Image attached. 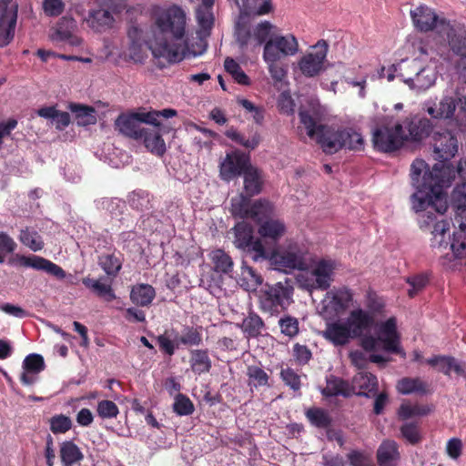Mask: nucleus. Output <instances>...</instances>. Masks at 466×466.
<instances>
[{"label": "nucleus", "instance_id": "1", "mask_svg": "<svg viewBox=\"0 0 466 466\" xmlns=\"http://www.w3.org/2000/svg\"><path fill=\"white\" fill-rule=\"evenodd\" d=\"M456 176L461 183L453 189L451 201L456 215L463 218H466V158L461 160L457 167L434 164L431 170L423 159H415L412 162V177L420 187V191L414 195L420 199L418 208H422L427 202L434 201L437 204L436 201H439V212L445 211L448 206L443 189L451 186Z\"/></svg>", "mask_w": 466, "mask_h": 466}, {"label": "nucleus", "instance_id": "2", "mask_svg": "<svg viewBox=\"0 0 466 466\" xmlns=\"http://www.w3.org/2000/svg\"><path fill=\"white\" fill-rule=\"evenodd\" d=\"M187 15L185 11L172 5L159 9L154 15L151 25L152 39L149 49L156 58L167 63H177L185 57L188 45L186 36Z\"/></svg>", "mask_w": 466, "mask_h": 466}, {"label": "nucleus", "instance_id": "3", "mask_svg": "<svg viewBox=\"0 0 466 466\" xmlns=\"http://www.w3.org/2000/svg\"><path fill=\"white\" fill-rule=\"evenodd\" d=\"M300 123L307 135L315 139L325 154L332 155L341 149L361 151L365 141L360 132L351 127L335 128L331 126L318 124L308 110L299 112Z\"/></svg>", "mask_w": 466, "mask_h": 466}, {"label": "nucleus", "instance_id": "4", "mask_svg": "<svg viewBox=\"0 0 466 466\" xmlns=\"http://www.w3.org/2000/svg\"><path fill=\"white\" fill-rule=\"evenodd\" d=\"M177 115V110L166 108L163 110H151L148 112H134L130 114H120L115 121V127L122 135L134 139L141 138L145 128L142 124H148L154 127H161L160 118L168 119Z\"/></svg>", "mask_w": 466, "mask_h": 466}, {"label": "nucleus", "instance_id": "5", "mask_svg": "<svg viewBox=\"0 0 466 466\" xmlns=\"http://www.w3.org/2000/svg\"><path fill=\"white\" fill-rule=\"evenodd\" d=\"M236 248L245 252V258L258 263L263 262L267 258L266 248L261 239L253 237V228L246 223L239 222L234 227Z\"/></svg>", "mask_w": 466, "mask_h": 466}, {"label": "nucleus", "instance_id": "6", "mask_svg": "<svg viewBox=\"0 0 466 466\" xmlns=\"http://www.w3.org/2000/svg\"><path fill=\"white\" fill-rule=\"evenodd\" d=\"M406 141L403 126L397 123L392 127L382 125L372 133L373 147L380 152L391 153L399 150Z\"/></svg>", "mask_w": 466, "mask_h": 466}, {"label": "nucleus", "instance_id": "7", "mask_svg": "<svg viewBox=\"0 0 466 466\" xmlns=\"http://www.w3.org/2000/svg\"><path fill=\"white\" fill-rule=\"evenodd\" d=\"M299 42L293 34H273L265 43L263 56L270 61L293 56L299 52Z\"/></svg>", "mask_w": 466, "mask_h": 466}, {"label": "nucleus", "instance_id": "8", "mask_svg": "<svg viewBox=\"0 0 466 466\" xmlns=\"http://www.w3.org/2000/svg\"><path fill=\"white\" fill-rule=\"evenodd\" d=\"M293 288L278 282L268 286L260 299V309L270 314L286 309L292 301Z\"/></svg>", "mask_w": 466, "mask_h": 466}, {"label": "nucleus", "instance_id": "9", "mask_svg": "<svg viewBox=\"0 0 466 466\" xmlns=\"http://www.w3.org/2000/svg\"><path fill=\"white\" fill-rule=\"evenodd\" d=\"M329 46L325 40H319L312 50L302 56L298 62L301 74L306 77H315L325 70Z\"/></svg>", "mask_w": 466, "mask_h": 466}, {"label": "nucleus", "instance_id": "10", "mask_svg": "<svg viewBox=\"0 0 466 466\" xmlns=\"http://www.w3.org/2000/svg\"><path fill=\"white\" fill-rule=\"evenodd\" d=\"M410 17L414 27L423 33L437 30L442 34V30L448 25V21L440 18L434 10L426 5H420L410 10Z\"/></svg>", "mask_w": 466, "mask_h": 466}, {"label": "nucleus", "instance_id": "11", "mask_svg": "<svg viewBox=\"0 0 466 466\" xmlns=\"http://www.w3.org/2000/svg\"><path fill=\"white\" fill-rule=\"evenodd\" d=\"M432 147L436 159L439 160L437 164L452 165L450 160L455 157L459 149V141L455 134L449 130L434 132Z\"/></svg>", "mask_w": 466, "mask_h": 466}, {"label": "nucleus", "instance_id": "12", "mask_svg": "<svg viewBox=\"0 0 466 466\" xmlns=\"http://www.w3.org/2000/svg\"><path fill=\"white\" fill-rule=\"evenodd\" d=\"M266 254L267 258L263 261H269L275 268L281 271L303 269L305 267L302 254L297 247L281 252L266 248Z\"/></svg>", "mask_w": 466, "mask_h": 466}, {"label": "nucleus", "instance_id": "13", "mask_svg": "<svg viewBox=\"0 0 466 466\" xmlns=\"http://www.w3.org/2000/svg\"><path fill=\"white\" fill-rule=\"evenodd\" d=\"M376 327H378V338L383 344L384 350L404 356L405 352L400 347V336L397 329L396 318L390 317Z\"/></svg>", "mask_w": 466, "mask_h": 466}, {"label": "nucleus", "instance_id": "14", "mask_svg": "<svg viewBox=\"0 0 466 466\" xmlns=\"http://www.w3.org/2000/svg\"><path fill=\"white\" fill-rule=\"evenodd\" d=\"M346 322L353 339L370 333L371 329L377 326L374 316L361 308L352 309Z\"/></svg>", "mask_w": 466, "mask_h": 466}, {"label": "nucleus", "instance_id": "15", "mask_svg": "<svg viewBox=\"0 0 466 466\" xmlns=\"http://www.w3.org/2000/svg\"><path fill=\"white\" fill-rule=\"evenodd\" d=\"M458 100L454 96H443L441 99H429L423 104V110L433 119L447 120L454 116Z\"/></svg>", "mask_w": 466, "mask_h": 466}, {"label": "nucleus", "instance_id": "16", "mask_svg": "<svg viewBox=\"0 0 466 466\" xmlns=\"http://www.w3.org/2000/svg\"><path fill=\"white\" fill-rule=\"evenodd\" d=\"M249 166L250 160L248 156L237 151L227 154L220 164V177L225 181H230L242 175Z\"/></svg>", "mask_w": 466, "mask_h": 466}, {"label": "nucleus", "instance_id": "17", "mask_svg": "<svg viewBox=\"0 0 466 466\" xmlns=\"http://www.w3.org/2000/svg\"><path fill=\"white\" fill-rule=\"evenodd\" d=\"M173 130V127L169 123H163L161 127H154L153 128H145L141 138L147 149L157 157H162L166 153V144L162 138V134H167Z\"/></svg>", "mask_w": 466, "mask_h": 466}, {"label": "nucleus", "instance_id": "18", "mask_svg": "<svg viewBox=\"0 0 466 466\" xmlns=\"http://www.w3.org/2000/svg\"><path fill=\"white\" fill-rule=\"evenodd\" d=\"M401 125L406 132V141H421L432 129L431 120L426 117L406 118Z\"/></svg>", "mask_w": 466, "mask_h": 466}, {"label": "nucleus", "instance_id": "19", "mask_svg": "<svg viewBox=\"0 0 466 466\" xmlns=\"http://www.w3.org/2000/svg\"><path fill=\"white\" fill-rule=\"evenodd\" d=\"M336 262L331 259L319 260L311 270L315 278L314 288L320 290H327L333 281V274L336 269Z\"/></svg>", "mask_w": 466, "mask_h": 466}, {"label": "nucleus", "instance_id": "20", "mask_svg": "<svg viewBox=\"0 0 466 466\" xmlns=\"http://www.w3.org/2000/svg\"><path fill=\"white\" fill-rule=\"evenodd\" d=\"M21 266L32 268L36 270H43L59 279L66 277L65 270L54 262L39 256H21L18 258Z\"/></svg>", "mask_w": 466, "mask_h": 466}, {"label": "nucleus", "instance_id": "21", "mask_svg": "<svg viewBox=\"0 0 466 466\" xmlns=\"http://www.w3.org/2000/svg\"><path fill=\"white\" fill-rule=\"evenodd\" d=\"M441 35H446L451 50L457 56L466 57V27L461 25H451L442 30ZM466 70V64H465Z\"/></svg>", "mask_w": 466, "mask_h": 466}, {"label": "nucleus", "instance_id": "22", "mask_svg": "<svg viewBox=\"0 0 466 466\" xmlns=\"http://www.w3.org/2000/svg\"><path fill=\"white\" fill-rule=\"evenodd\" d=\"M239 8V15L245 17L261 16L273 12L274 7L271 0H236Z\"/></svg>", "mask_w": 466, "mask_h": 466}, {"label": "nucleus", "instance_id": "23", "mask_svg": "<svg viewBox=\"0 0 466 466\" xmlns=\"http://www.w3.org/2000/svg\"><path fill=\"white\" fill-rule=\"evenodd\" d=\"M399 444L393 440H384L376 453L379 466H397L400 461Z\"/></svg>", "mask_w": 466, "mask_h": 466}, {"label": "nucleus", "instance_id": "24", "mask_svg": "<svg viewBox=\"0 0 466 466\" xmlns=\"http://www.w3.org/2000/svg\"><path fill=\"white\" fill-rule=\"evenodd\" d=\"M410 178H411L412 186L416 188V192L413 193L411 196L413 208L417 212L426 210V212L422 216L423 219L420 222V228L429 227L430 225L437 222L436 213H438L440 215H443L447 211V209L443 212H439L438 207L441 205V202H439V201L438 202L436 201L437 204H435L434 201L429 202V203L427 202V203H425V205H423L422 208H418V205L420 204V199L415 198L414 195H416L420 191V187H417L416 183L413 180L412 166L410 167Z\"/></svg>", "mask_w": 466, "mask_h": 466}, {"label": "nucleus", "instance_id": "25", "mask_svg": "<svg viewBox=\"0 0 466 466\" xmlns=\"http://www.w3.org/2000/svg\"><path fill=\"white\" fill-rule=\"evenodd\" d=\"M323 337L334 346H344L350 342V339H353L346 321L344 323L339 321L328 323L323 331Z\"/></svg>", "mask_w": 466, "mask_h": 466}, {"label": "nucleus", "instance_id": "26", "mask_svg": "<svg viewBox=\"0 0 466 466\" xmlns=\"http://www.w3.org/2000/svg\"><path fill=\"white\" fill-rule=\"evenodd\" d=\"M321 394L326 398H349L352 395V388L348 380L330 374L326 377V387L321 390Z\"/></svg>", "mask_w": 466, "mask_h": 466}, {"label": "nucleus", "instance_id": "27", "mask_svg": "<svg viewBox=\"0 0 466 466\" xmlns=\"http://www.w3.org/2000/svg\"><path fill=\"white\" fill-rule=\"evenodd\" d=\"M352 394L355 389H359L357 395L370 397L374 395L378 390L377 377L367 371L358 372L352 379Z\"/></svg>", "mask_w": 466, "mask_h": 466}, {"label": "nucleus", "instance_id": "28", "mask_svg": "<svg viewBox=\"0 0 466 466\" xmlns=\"http://www.w3.org/2000/svg\"><path fill=\"white\" fill-rule=\"evenodd\" d=\"M86 21L94 31L103 32L113 25L115 19L108 10L98 8L90 10Z\"/></svg>", "mask_w": 466, "mask_h": 466}, {"label": "nucleus", "instance_id": "29", "mask_svg": "<svg viewBox=\"0 0 466 466\" xmlns=\"http://www.w3.org/2000/svg\"><path fill=\"white\" fill-rule=\"evenodd\" d=\"M244 179V191L248 197L258 195L262 190L263 178L261 171L250 166L242 174Z\"/></svg>", "mask_w": 466, "mask_h": 466}, {"label": "nucleus", "instance_id": "30", "mask_svg": "<svg viewBox=\"0 0 466 466\" xmlns=\"http://www.w3.org/2000/svg\"><path fill=\"white\" fill-rule=\"evenodd\" d=\"M59 457L63 466L79 464L84 460L83 452L73 441H64L60 443Z\"/></svg>", "mask_w": 466, "mask_h": 466}, {"label": "nucleus", "instance_id": "31", "mask_svg": "<svg viewBox=\"0 0 466 466\" xmlns=\"http://www.w3.org/2000/svg\"><path fill=\"white\" fill-rule=\"evenodd\" d=\"M263 282L259 273L243 260L238 283L247 291H255Z\"/></svg>", "mask_w": 466, "mask_h": 466}, {"label": "nucleus", "instance_id": "32", "mask_svg": "<svg viewBox=\"0 0 466 466\" xmlns=\"http://www.w3.org/2000/svg\"><path fill=\"white\" fill-rule=\"evenodd\" d=\"M215 0H201V5L196 10V18L201 30L207 35L214 25V15L212 12Z\"/></svg>", "mask_w": 466, "mask_h": 466}, {"label": "nucleus", "instance_id": "33", "mask_svg": "<svg viewBox=\"0 0 466 466\" xmlns=\"http://www.w3.org/2000/svg\"><path fill=\"white\" fill-rule=\"evenodd\" d=\"M397 390L403 395H410L412 393L419 395H425L429 392V385L420 378L404 377L397 383Z\"/></svg>", "mask_w": 466, "mask_h": 466}, {"label": "nucleus", "instance_id": "34", "mask_svg": "<svg viewBox=\"0 0 466 466\" xmlns=\"http://www.w3.org/2000/svg\"><path fill=\"white\" fill-rule=\"evenodd\" d=\"M239 327L248 339L261 336L262 331L266 329L264 320L254 311L248 312V316L243 319Z\"/></svg>", "mask_w": 466, "mask_h": 466}, {"label": "nucleus", "instance_id": "35", "mask_svg": "<svg viewBox=\"0 0 466 466\" xmlns=\"http://www.w3.org/2000/svg\"><path fill=\"white\" fill-rule=\"evenodd\" d=\"M189 364L195 374L208 373L212 368V361L208 356V350H191Z\"/></svg>", "mask_w": 466, "mask_h": 466}, {"label": "nucleus", "instance_id": "36", "mask_svg": "<svg viewBox=\"0 0 466 466\" xmlns=\"http://www.w3.org/2000/svg\"><path fill=\"white\" fill-rule=\"evenodd\" d=\"M104 277L99 279H93L91 278H84L82 283L84 286L91 289L97 297L103 299L106 302H111L116 299L115 291L111 283H104L102 280Z\"/></svg>", "mask_w": 466, "mask_h": 466}, {"label": "nucleus", "instance_id": "37", "mask_svg": "<svg viewBox=\"0 0 466 466\" xmlns=\"http://www.w3.org/2000/svg\"><path fill=\"white\" fill-rule=\"evenodd\" d=\"M111 250V248H109ZM98 265L109 278H116L122 268V255L116 254V248H112L109 254H102L98 257Z\"/></svg>", "mask_w": 466, "mask_h": 466}, {"label": "nucleus", "instance_id": "38", "mask_svg": "<svg viewBox=\"0 0 466 466\" xmlns=\"http://www.w3.org/2000/svg\"><path fill=\"white\" fill-rule=\"evenodd\" d=\"M156 297L155 289L149 284H137L130 291L131 301L139 307L149 306Z\"/></svg>", "mask_w": 466, "mask_h": 466}, {"label": "nucleus", "instance_id": "39", "mask_svg": "<svg viewBox=\"0 0 466 466\" xmlns=\"http://www.w3.org/2000/svg\"><path fill=\"white\" fill-rule=\"evenodd\" d=\"M286 232V226L283 221L279 219H266L259 228L258 234L263 238H269L277 242Z\"/></svg>", "mask_w": 466, "mask_h": 466}, {"label": "nucleus", "instance_id": "40", "mask_svg": "<svg viewBox=\"0 0 466 466\" xmlns=\"http://www.w3.org/2000/svg\"><path fill=\"white\" fill-rule=\"evenodd\" d=\"M246 375L248 377V386L251 390L262 387H270V377L260 365H248Z\"/></svg>", "mask_w": 466, "mask_h": 466}, {"label": "nucleus", "instance_id": "41", "mask_svg": "<svg viewBox=\"0 0 466 466\" xmlns=\"http://www.w3.org/2000/svg\"><path fill=\"white\" fill-rule=\"evenodd\" d=\"M234 37L241 49L248 46L251 39L250 18L238 14L234 25Z\"/></svg>", "mask_w": 466, "mask_h": 466}, {"label": "nucleus", "instance_id": "42", "mask_svg": "<svg viewBox=\"0 0 466 466\" xmlns=\"http://www.w3.org/2000/svg\"><path fill=\"white\" fill-rule=\"evenodd\" d=\"M17 11L8 13L5 11L0 18V27L6 22V27L0 31V47L6 46L11 43L15 36L16 25Z\"/></svg>", "mask_w": 466, "mask_h": 466}, {"label": "nucleus", "instance_id": "43", "mask_svg": "<svg viewBox=\"0 0 466 466\" xmlns=\"http://www.w3.org/2000/svg\"><path fill=\"white\" fill-rule=\"evenodd\" d=\"M68 108L75 114L78 126L86 127L96 122V110L93 106L70 103Z\"/></svg>", "mask_w": 466, "mask_h": 466}, {"label": "nucleus", "instance_id": "44", "mask_svg": "<svg viewBox=\"0 0 466 466\" xmlns=\"http://www.w3.org/2000/svg\"><path fill=\"white\" fill-rule=\"evenodd\" d=\"M202 327L185 326L182 334L176 337L177 348L180 345L185 347H198L202 344Z\"/></svg>", "mask_w": 466, "mask_h": 466}, {"label": "nucleus", "instance_id": "45", "mask_svg": "<svg viewBox=\"0 0 466 466\" xmlns=\"http://www.w3.org/2000/svg\"><path fill=\"white\" fill-rule=\"evenodd\" d=\"M410 89L418 92L430 88L436 80V73L430 67L423 66L420 62V72H416Z\"/></svg>", "mask_w": 466, "mask_h": 466}, {"label": "nucleus", "instance_id": "46", "mask_svg": "<svg viewBox=\"0 0 466 466\" xmlns=\"http://www.w3.org/2000/svg\"><path fill=\"white\" fill-rule=\"evenodd\" d=\"M210 259L216 272L228 275L233 271V260L223 249L213 250L210 254Z\"/></svg>", "mask_w": 466, "mask_h": 466}, {"label": "nucleus", "instance_id": "47", "mask_svg": "<svg viewBox=\"0 0 466 466\" xmlns=\"http://www.w3.org/2000/svg\"><path fill=\"white\" fill-rule=\"evenodd\" d=\"M432 406L423 404L402 403L398 410L400 420H407L413 417H423L431 413Z\"/></svg>", "mask_w": 466, "mask_h": 466}, {"label": "nucleus", "instance_id": "48", "mask_svg": "<svg viewBox=\"0 0 466 466\" xmlns=\"http://www.w3.org/2000/svg\"><path fill=\"white\" fill-rule=\"evenodd\" d=\"M248 195L240 194L231 199V214L238 218H250L252 203Z\"/></svg>", "mask_w": 466, "mask_h": 466}, {"label": "nucleus", "instance_id": "49", "mask_svg": "<svg viewBox=\"0 0 466 466\" xmlns=\"http://www.w3.org/2000/svg\"><path fill=\"white\" fill-rule=\"evenodd\" d=\"M20 242L32 251H40L44 248L45 243L39 233L28 227L20 230L18 237Z\"/></svg>", "mask_w": 466, "mask_h": 466}, {"label": "nucleus", "instance_id": "50", "mask_svg": "<svg viewBox=\"0 0 466 466\" xmlns=\"http://www.w3.org/2000/svg\"><path fill=\"white\" fill-rule=\"evenodd\" d=\"M274 213V206L267 199H258L252 203L250 219L262 223L263 220L269 219Z\"/></svg>", "mask_w": 466, "mask_h": 466}, {"label": "nucleus", "instance_id": "51", "mask_svg": "<svg viewBox=\"0 0 466 466\" xmlns=\"http://www.w3.org/2000/svg\"><path fill=\"white\" fill-rule=\"evenodd\" d=\"M305 416L311 425L319 429H327L332 423L329 411L322 408H309L306 410Z\"/></svg>", "mask_w": 466, "mask_h": 466}, {"label": "nucleus", "instance_id": "52", "mask_svg": "<svg viewBox=\"0 0 466 466\" xmlns=\"http://www.w3.org/2000/svg\"><path fill=\"white\" fill-rule=\"evenodd\" d=\"M416 72H420V61L417 59L402 60L399 64V73L397 77L410 87Z\"/></svg>", "mask_w": 466, "mask_h": 466}, {"label": "nucleus", "instance_id": "53", "mask_svg": "<svg viewBox=\"0 0 466 466\" xmlns=\"http://www.w3.org/2000/svg\"><path fill=\"white\" fill-rule=\"evenodd\" d=\"M226 137L234 141L235 143L248 148L250 150L255 149L260 143L261 137L260 135L256 132L251 137V138L247 139L242 134H240L234 127L228 128L226 133Z\"/></svg>", "mask_w": 466, "mask_h": 466}, {"label": "nucleus", "instance_id": "54", "mask_svg": "<svg viewBox=\"0 0 466 466\" xmlns=\"http://www.w3.org/2000/svg\"><path fill=\"white\" fill-rule=\"evenodd\" d=\"M76 27V22L74 18L69 16H63L59 19L56 24L55 33L53 35V40L64 41L71 36Z\"/></svg>", "mask_w": 466, "mask_h": 466}, {"label": "nucleus", "instance_id": "55", "mask_svg": "<svg viewBox=\"0 0 466 466\" xmlns=\"http://www.w3.org/2000/svg\"><path fill=\"white\" fill-rule=\"evenodd\" d=\"M385 301L373 290H368L365 297L366 312H370L376 319L377 316L383 315L385 310Z\"/></svg>", "mask_w": 466, "mask_h": 466}, {"label": "nucleus", "instance_id": "56", "mask_svg": "<svg viewBox=\"0 0 466 466\" xmlns=\"http://www.w3.org/2000/svg\"><path fill=\"white\" fill-rule=\"evenodd\" d=\"M353 299L350 289L343 288L332 294L327 307H331L335 311L344 310Z\"/></svg>", "mask_w": 466, "mask_h": 466}, {"label": "nucleus", "instance_id": "57", "mask_svg": "<svg viewBox=\"0 0 466 466\" xmlns=\"http://www.w3.org/2000/svg\"><path fill=\"white\" fill-rule=\"evenodd\" d=\"M402 438L411 445H417L423 440L420 428L417 422H405L400 428Z\"/></svg>", "mask_w": 466, "mask_h": 466}, {"label": "nucleus", "instance_id": "58", "mask_svg": "<svg viewBox=\"0 0 466 466\" xmlns=\"http://www.w3.org/2000/svg\"><path fill=\"white\" fill-rule=\"evenodd\" d=\"M225 70L231 75L234 80L242 86L250 85V79L242 70L240 66L231 57H227L224 62Z\"/></svg>", "mask_w": 466, "mask_h": 466}, {"label": "nucleus", "instance_id": "59", "mask_svg": "<svg viewBox=\"0 0 466 466\" xmlns=\"http://www.w3.org/2000/svg\"><path fill=\"white\" fill-rule=\"evenodd\" d=\"M72 420L64 414H56L49 419L50 431L54 434H64L72 428Z\"/></svg>", "mask_w": 466, "mask_h": 466}, {"label": "nucleus", "instance_id": "60", "mask_svg": "<svg viewBox=\"0 0 466 466\" xmlns=\"http://www.w3.org/2000/svg\"><path fill=\"white\" fill-rule=\"evenodd\" d=\"M263 60L268 66V70L275 82H282L287 76L288 69L287 66L280 62L281 59H275L270 61L267 56H263Z\"/></svg>", "mask_w": 466, "mask_h": 466}, {"label": "nucleus", "instance_id": "61", "mask_svg": "<svg viewBox=\"0 0 466 466\" xmlns=\"http://www.w3.org/2000/svg\"><path fill=\"white\" fill-rule=\"evenodd\" d=\"M173 410L179 416H187L193 413L194 404L187 396L178 393L173 403Z\"/></svg>", "mask_w": 466, "mask_h": 466}, {"label": "nucleus", "instance_id": "62", "mask_svg": "<svg viewBox=\"0 0 466 466\" xmlns=\"http://www.w3.org/2000/svg\"><path fill=\"white\" fill-rule=\"evenodd\" d=\"M96 412L101 419L110 420L117 417L119 409L114 401L103 400L97 402Z\"/></svg>", "mask_w": 466, "mask_h": 466}, {"label": "nucleus", "instance_id": "63", "mask_svg": "<svg viewBox=\"0 0 466 466\" xmlns=\"http://www.w3.org/2000/svg\"><path fill=\"white\" fill-rule=\"evenodd\" d=\"M46 368L43 356L32 353L27 355L23 361V370L31 373H40Z\"/></svg>", "mask_w": 466, "mask_h": 466}, {"label": "nucleus", "instance_id": "64", "mask_svg": "<svg viewBox=\"0 0 466 466\" xmlns=\"http://www.w3.org/2000/svg\"><path fill=\"white\" fill-rule=\"evenodd\" d=\"M282 381L294 391L299 390L301 388L300 376L291 368L287 367L281 369L279 373Z\"/></svg>", "mask_w": 466, "mask_h": 466}]
</instances>
